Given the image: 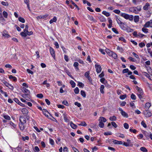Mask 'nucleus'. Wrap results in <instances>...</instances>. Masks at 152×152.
<instances>
[{
  "label": "nucleus",
  "mask_w": 152,
  "mask_h": 152,
  "mask_svg": "<svg viewBox=\"0 0 152 152\" xmlns=\"http://www.w3.org/2000/svg\"><path fill=\"white\" fill-rule=\"evenodd\" d=\"M19 121V128L21 130L23 131L25 129L26 125V119L23 116H21L20 117Z\"/></svg>",
  "instance_id": "nucleus-1"
},
{
  "label": "nucleus",
  "mask_w": 152,
  "mask_h": 152,
  "mask_svg": "<svg viewBox=\"0 0 152 152\" xmlns=\"http://www.w3.org/2000/svg\"><path fill=\"white\" fill-rule=\"evenodd\" d=\"M120 15L124 17L126 19H129L130 21H132L133 20V16L132 15H129L125 13H122Z\"/></svg>",
  "instance_id": "nucleus-2"
},
{
  "label": "nucleus",
  "mask_w": 152,
  "mask_h": 152,
  "mask_svg": "<svg viewBox=\"0 0 152 152\" xmlns=\"http://www.w3.org/2000/svg\"><path fill=\"white\" fill-rule=\"evenodd\" d=\"M118 110L121 111V113L123 117L126 118L128 117V114L125 111H124L121 108L119 107L118 108Z\"/></svg>",
  "instance_id": "nucleus-3"
},
{
  "label": "nucleus",
  "mask_w": 152,
  "mask_h": 152,
  "mask_svg": "<svg viewBox=\"0 0 152 152\" xmlns=\"http://www.w3.org/2000/svg\"><path fill=\"white\" fill-rule=\"evenodd\" d=\"M144 26L145 27H152V20L146 22L144 24Z\"/></svg>",
  "instance_id": "nucleus-4"
},
{
  "label": "nucleus",
  "mask_w": 152,
  "mask_h": 152,
  "mask_svg": "<svg viewBox=\"0 0 152 152\" xmlns=\"http://www.w3.org/2000/svg\"><path fill=\"white\" fill-rule=\"evenodd\" d=\"M143 113L145 115L146 117H150L152 115L151 113L148 110H146L144 111Z\"/></svg>",
  "instance_id": "nucleus-5"
},
{
  "label": "nucleus",
  "mask_w": 152,
  "mask_h": 152,
  "mask_svg": "<svg viewBox=\"0 0 152 152\" xmlns=\"http://www.w3.org/2000/svg\"><path fill=\"white\" fill-rule=\"evenodd\" d=\"M95 67L96 69V71L97 73H100L102 70V68L101 66L99 65L95 64Z\"/></svg>",
  "instance_id": "nucleus-6"
},
{
  "label": "nucleus",
  "mask_w": 152,
  "mask_h": 152,
  "mask_svg": "<svg viewBox=\"0 0 152 152\" xmlns=\"http://www.w3.org/2000/svg\"><path fill=\"white\" fill-rule=\"evenodd\" d=\"M2 35L4 37L8 38L10 37V35L8 34V32L6 30H4L2 33Z\"/></svg>",
  "instance_id": "nucleus-7"
},
{
  "label": "nucleus",
  "mask_w": 152,
  "mask_h": 152,
  "mask_svg": "<svg viewBox=\"0 0 152 152\" xmlns=\"http://www.w3.org/2000/svg\"><path fill=\"white\" fill-rule=\"evenodd\" d=\"M21 111L22 113L25 115H27L28 113V110L26 108H23L21 109Z\"/></svg>",
  "instance_id": "nucleus-8"
},
{
  "label": "nucleus",
  "mask_w": 152,
  "mask_h": 152,
  "mask_svg": "<svg viewBox=\"0 0 152 152\" xmlns=\"http://www.w3.org/2000/svg\"><path fill=\"white\" fill-rule=\"evenodd\" d=\"M50 51L52 56L53 58H54L55 57V51L51 47H50Z\"/></svg>",
  "instance_id": "nucleus-9"
},
{
  "label": "nucleus",
  "mask_w": 152,
  "mask_h": 152,
  "mask_svg": "<svg viewBox=\"0 0 152 152\" xmlns=\"http://www.w3.org/2000/svg\"><path fill=\"white\" fill-rule=\"evenodd\" d=\"M77 86L78 87L81 88H83L84 86V84L81 82H80L79 81L77 82Z\"/></svg>",
  "instance_id": "nucleus-10"
},
{
  "label": "nucleus",
  "mask_w": 152,
  "mask_h": 152,
  "mask_svg": "<svg viewBox=\"0 0 152 152\" xmlns=\"http://www.w3.org/2000/svg\"><path fill=\"white\" fill-rule=\"evenodd\" d=\"M136 90H137L138 91V93L139 94H143V92L142 90L140 88L138 87V86H136Z\"/></svg>",
  "instance_id": "nucleus-11"
},
{
  "label": "nucleus",
  "mask_w": 152,
  "mask_h": 152,
  "mask_svg": "<svg viewBox=\"0 0 152 152\" xmlns=\"http://www.w3.org/2000/svg\"><path fill=\"white\" fill-rule=\"evenodd\" d=\"M88 18L90 20L93 21V22H96V20L92 16L90 15H88Z\"/></svg>",
  "instance_id": "nucleus-12"
},
{
  "label": "nucleus",
  "mask_w": 152,
  "mask_h": 152,
  "mask_svg": "<svg viewBox=\"0 0 152 152\" xmlns=\"http://www.w3.org/2000/svg\"><path fill=\"white\" fill-rule=\"evenodd\" d=\"M99 121H101L102 122H105L107 121L106 119L104 117H100L99 119Z\"/></svg>",
  "instance_id": "nucleus-13"
},
{
  "label": "nucleus",
  "mask_w": 152,
  "mask_h": 152,
  "mask_svg": "<svg viewBox=\"0 0 152 152\" xmlns=\"http://www.w3.org/2000/svg\"><path fill=\"white\" fill-rule=\"evenodd\" d=\"M129 10L130 11L136 13L137 12V9L136 7H131L129 8Z\"/></svg>",
  "instance_id": "nucleus-14"
},
{
  "label": "nucleus",
  "mask_w": 152,
  "mask_h": 152,
  "mask_svg": "<svg viewBox=\"0 0 152 152\" xmlns=\"http://www.w3.org/2000/svg\"><path fill=\"white\" fill-rule=\"evenodd\" d=\"M113 142L114 144H120V145H121V144H122L123 143V142L122 141H118V140H114L113 141Z\"/></svg>",
  "instance_id": "nucleus-15"
},
{
  "label": "nucleus",
  "mask_w": 152,
  "mask_h": 152,
  "mask_svg": "<svg viewBox=\"0 0 152 152\" xmlns=\"http://www.w3.org/2000/svg\"><path fill=\"white\" fill-rule=\"evenodd\" d=\"M23 92L27 95H29L30 94V91L26 88H23Z\"/></svg>",
  "instance_id": "nucleus-16"
},
{
  "label": "nucleus",
  "mask_w": 152,
  "mask_h": 152,
  "mask_svg": "<svg viewBox=\"0 0 152 152\" xmlns=\"http://www.w3.org/2000/svg\"><path fill=\"white\" fill-rule=\"evenodd\" d=\"M151 106V103L149 102H147L146 103L145 106V108L147 109L148 110L149 108Z\"/></svg>",
  "instance_id": "nucleus-17"
},
{
  "label": "nucleus",
  "mask_w": 152,
  "mask_h": 152,
  "mask_svg": "<svg viewBox=\"0 0 152 152\" xmlns=\"http://www.w3.org/2000/svg\"><path fill=\"white\" fill-rule=\"evenodd\" d=\"M98 18L100 21L102 22H104L106 20V19L103 16H99Z\"/></svg>",
  "instance_id": "nucleus-18"
},
{
  "label": "nucleus",
  "mask_w": 152,
  "mask_h": 152,
  "mask_svg": "<svg viewBox=\"0 0 152 152\" xmlns=\"http://www.w3.org/2000/svg\"><path fill=\"white\" fill-rule=\"evenodd\" d=\"M57 20V18L56 17H54L52 19H51L50 21L49 22L50 24H51L53 23V22H56Z\"/></svg>",
  "instance_id": "nucleus-19"
},
{
  "label": "nucleus",
  "mask_w": 152,
  "mask_h": 152,
  "mask_svg": "<svg viewBox=\"0 0 152 152\" xmlns=\"http://www.w3.org/2000/svg\"><path fill=\"white\" fill-rule=\"evenodd\" d=\"M9 78L10 79H12L13 81H16L17 80V78L13 76L12 75H10L9 76Z\"/></svg>",
  "instance_id": "nucleus-20"
},
{
  "label": "nucleus",
  "mask_w": 152,
  "mask_h": 152,
  "mask_svg": "<svg viewBox=\"0 0 152 152\" xmlns=\"http://www.w3.org/2000/svg\"><path fill=\"white\" fill-rule=\"evenodd\" d=\"M104 86L103 85H101L100 88V92L103 94L104 93Z\"/></svg>",
  "instance_id": "nucleus-21"
},
{
  "label": "nucleus",
  "mask_w": 152,
  "mask_h": 152,
  "mask_svg": "<svg viewBox=\"0 0 152 152\" xmlns=\"http://www.w3.org/2000/svg\"><path fill=\"white\" fill-rule=\"evenodd\" d=\"M150 6L149 4L148 3H146L145 5L143 7V9L145 10H148V7Z\"/></svg>",
  "instance_id": "nucleus-22"
},
{
  "label": "nucleus",
  "mask_w": 152,
  "mask_h": 152,
  "mask_svg": "<svg viewBox=\"0 0 152 152\" xmlns=\"http://www.w3.org/2000/svg\"><path fill=\"white\" fill-rule=\"evenodd\" d=\"M102 13L107 17H108L110 15L109 13L107 12L106 11H104L102 12Z\"/></svg>",
  "instance_id": "nucleus-23"
},
{
  "label": "nucleus",
  "mask_w": 152,
  "mask_h": 152,
  "mask_svg": "<svg viewBox=\"0 0 152 152\" xmlns=\"http://www.w3.org/2000/svg\"><path fill=\"white\" fill-rule=\"evenodd\" d=\"M111 56L112 57L115 59H116L118 57L117 54L113 52V53Z\"/></svg>",
  "instance_id": "nucleus-24"
},
{
  "label": "nucleus",
  "mask_w": 152,
  "mask_h": 152,
  "mask_svg": "<svg viewBox=\"0 0 152 152\" xmlns=\"http://www.w3.org/2000/svg\"><path fill=\"white\" fill-rule=\"evenodd\" d=\"M63 116L65 121L66 122H68L69 121V120L67 118V115L66 114H63Z\"/></svg>",
  "instance_id": "nucleus-25"
},
{
  "label": "nucleus",
  "mask_w": 152,
  "mask_h": 152,
  "mask_svg": "<svg viewBox=\"0 0 152 152\" xmlns=\"http://www.w3.org/2000/svg\"><path fill=\"white\" fill-rule=\"evenodd\" d=\"M18 20L19 21L22 23H24L25 21V19L21 17H19Z\"/></svg>",
  "instance_id": "nucleus-26"
},
{
  "label": "nucleus",
  "mask_w": 152,
  "mask_h": 152,
  "mask_svg": "<svg viewBox=\"0 0 152 152\" xmlns=\"http://www.w3.org/2000/svg\"><path fill=\"white\" fill-rule=\"evenodd\" d=\"M139 16H135L134 17V21L136 23L138 22L139 20Z\"/></svg>",
  "instance_id": "nucleus-27"
},
{
  "label": "nucleus",
  "mask_w": 152,
  "mask_h": 152,
  "mask_svg": "<svg viewBox=\"0 0 152 152\" xmlns=\"http://www.w3.org/2000/svg\"><path fill=\"white\" fill-rule=\"evenodd\" d=\"M80 94L83 97L85 98L86 96V94L85 91L83 90H81L80 91Z\"/></svg>",
  "instance_id": "nucleus-28"
},
{
  "label": "nucleus",
  "mask_w": 152,
  "mask_h": 152,
  "mask_svg": "<svg viewBox=\"0 0 152 152\" xmlns=\"http://www.w3.org/2000/svg\"><path fill=\"white\" fill-rule=\"evenodd\" d=\"M146 27H144L142 28V31L145 33H147L148 32V29Z\"/></svg>",
  "instance_id": "nucleus-29"
},
{
  "label": "nucleus",
  "mask_w": 152,
  "mask_h": 152,
  "mask_svg": "<svg viewBox=\"0 0 152 152\" xmlns=\"http://www.w3.org/2000/svg\"><path fill=\"white\" fill-rule=\"evenodd\" d=\"M78 125L84 126H87L86 123L84 121L81 122L80 124H78Z\"/></svg>",
  "instance_id": "nucleus-30"
},
{
  "label": "nucleus",
  "mask_w": 152,
  "mask_h": 152,
  "mask_svg": "<svg viewBox=\"0 0 152 152\" xmlns=\"http://www.w3.org/2000/svg\"><path fill=\"white\" fill-rule=\"evenodd\" d=\"M20 35L23 37H26L27 36V34L26 32H24V31L20 33Z\"/></svg>",
  "instance_id": "nucleus-31"
},
{
  "label": "nucleus",
  "mask_w": 152,
  "mask_h": 152,
  "mask_svg": "<svg viewBox=\"0 0 152 152\" xmlns=\"http://www.w3.org/2000/svg\"><path fill=\"white\" fill-rule=\"evenodd\" d=\"M99 126L101 128H103L104 126V124L103 122L99 121Z\"/></svg>",
  "instance_id": "nucleus-32"
},
{
  "label": "nucleus",
  "mask_w": 152,
  "mask_h": 152,
  "mask_svg": "<svg viewBox=\"0 0 152 152\" xmlns=\"http://www.w3.org/2000/svg\"><path fill=\"white\" fill-rule=\"evenodd\" d=\"M124 25L125 24L122 22V23H121L119 25L122 29L124 30L126 28L124 26Z\"/></svg>",
  "instance_id": "nucleus-33"
},
{
  "label": "nucleus",
  "mask_w": 152,
  "mask_h": 152,
  "mask_svg": "<svg viewBox=\"0 0 152 152\" xmlns=\"http://www.w3.org/2000/svg\"><path fill=\"white\" fill-rule=\"evenodd\" d=\"M70 84L71 85L72 87L73 88H74L75 86V82L73 80H71L70 82Z\"/></svg>",
  "instance_id": "nucleus-34"
},
{
  "label": "nucleus",
  "mask_w": 152,
  "mask_h": 152,
  "mask_svg": "<svg viewBox=\"0 0 152 152\" xmlns=\"http://www.w3.org/2000/svg\"><path fill=\"white\" fill-rule=\"evenodd\" d=\"M109 119L111 121H115L116 120V118L115 116H111L110 117Z\"/></svg>",
  "instance_id": "nucleus-35"
},
{
  "label": "nucleus",
  "mask_w": 152,
  "mask_h": 152,
  "mask_svg": "<svg viewBox=\"0 0 152 152\" xmlns=\"http://www.w3.org/2000/svg\"><path fill=\"white\" fill-rule=\"evenodd\" d=\"M4 17L5 18H7L8 17V14L7 12L5 11H4L2 13Z\"/></svg>",
  "instance_id": "nucleus-36"
},
{
  "label": "nucleus",
  "mask_w": 152,
  "mask_h": 152,
  "mask_svg": "<svg viewBox=\"0 0 152 152\" xmlns=\"http://www.w3.org/2000/svg\"><path fill=\"white\" fill-rule=\"evenodd\" d=\"M140 150L142 151L147 152L148 151L147 149L144 147H142L140 148Z\"/></svg>",
  "instance_id": "nucleus-37"
},
{
  "label": "nucleus",
  "mask_w": 152,
  "mask_h": 152,
  "mask_svg": "<svg viewBox=\"0 0 152 152\" xmlns=\"http://www.w3.org/2000/svg\"><path fill=\"white\" fill-rule=\"evenodd\" d=\"M70 125L72 128L73 129H76V125L75 124L73 123L72 122H70Z\"/></svg>",
  "instance_id": "nucleus-38"
},
{
  "label": "nucleus",
  "mask_w": 152,
  "mask_h": 152,
  "mask_svg": "<svg viewBox=\"0 0 152 152\" xmlns=\"http://www.w3.org/2000/svg\"><path fill=\"white\" fill-rule=\"evenodd\" d=\"M127 97L126 94H124L121 95L120 97V98L122 100H123L125 99Z\"/></svg>",
  "instance_id": "nucleus-39"
},
{
  "label": "nucleus",
  "mask_w": 152,
  "mask_h": 152,
  "mask_svg": "<svg viewBox=\"0 0 152 152\" xmlns=\"http://www.w3.org/2000/svg\"><path fill=\"white\" fill-rule=\"evenodd\" d=\"M22 139L23 141H25L26 140H28L29 137L28 136H26V137H22Z\"/></svg>",
  "instance_id": "nucleus-40"
},
{
  "label": "nucleus",
  "mask_w": 152,
  "mask_h": 152,
  "mask_svg": "<svg viewBox=\"0 0 152 152\" xmlns=\"http://www.w3.org/2000/svg\"><path fill=\"white\" fill-rule=\"evenodd\" d=\"M106 52H107V54L110 56H111L113 52L111 51L110 50H107V51H106Z\"/></svg>",
  "instance_id": "nucleus-41"
},
{
  "label": "nucleus",
  "mask_w": 152,
  "mask_h": 152,
  "mask_svg": "<svg viewBox=\"0 0 152 152\" xmlns=\"http://www.w3.org/2000/svg\"><path fill=\"white\" fill-rule=\"evenodd\" d=\"M131 99L133 100H135L136 98V96L133 94H132L131 96Z\"/></svg>",
  "instance_id": "nucleus-42"
},
{
  "label": "nucleus",
  "mask_w": 152,
  "mask_h": 152,
  "mask_svg": "<svg viewBox=\"0 0 152 152\" xmlns=\"http://www.w3.org/2000/svg\"><path fill=\"white\" fill-rule=\"evenodd\" d=\"M1 4L2 5L5 6H8L9 5L8 3L7 2H5L3 1L1 2Z\"/></svg>",
  "instance_id": "nucleus-43"
},
{
  "label": "nucleus",
  "mask_w": 152,
  "mask_h": 152,
  "mask_svg": "<svg viewBox=\"0 0 152 152\" xmlns=\"http://www.w3.org/2000/svg\"><path fill=\"white\" fill-rule=\"evenodd\" d=\"M141 124L142 126H143L144 128H146L147 127V125L146 124H145V123L144 122V121H142L141 122Z\"/></svg>",
  "instance_id": "nucleus-44"
},
{
  "label": "nucleus",
  "mask_w": 152,
  "mask_h": 152,
  "mask_svg": "<svg viewBox=\"0 0 152 152\" xmlns=\"http://www.w3.org/2000/svg\"><path fill=\"white\" fill-rule=\"evenodd\" d=\"M49 142L50 144L52 145H53L54 143V140L51 138L49 139Z\"/></svg>",
  "instance_id": "nucleus-45"
},
{
  "label": "nucleus",
  "mask_w": 152,
  "mask_h": 152,
  "mask_svg": "<svg viewBox=\"0 0 152 152\" xmlns=\"http://www.w3.org/2000/svg\"><path fill=\"white\" fill-rule=\"evenodd\" d=\"M124 128L126 129H128L129 127V125L128 124L126 123H125L124 124Z\"/></svg>",
  "instance_id": "nucleus-46"
},
{
  "label": "nucleus",
  "mask_w": 152,
  "mask_h": 152,
  "mask_svg": "<svg viewBox=\"0 0 152 152\" xmlns=\"http://www.w3.org/2000/svg\"><path fill=\"white\" fill-rule=\"evenodd\" d=\"M118 40L119 41L121 40L122 41L124 42H126V39L123 37H119Z\"/></svg>",
  "instance_id": "nucleus-47"
},
{
  "label": "nucleus",
  "mask_w": 152,
  "mask_h": 152,
  "mask_svg": "<svg viewBox=\"0 0 152 152\" xmlns=\"http://www.w3.org/2000/svg\"><path fill=\"white\" fill-rule=\"evenodd\" d=\"M39 149L38 146H36L34 147V151L35 152H39Z\"/></svg>",
  "instance_id": "nucleus-48"
},
{
  "label": "nucleus",
  "mask_w": 152,
  "mask_h": 152,
  "mask_svg": "<svg viewBox=\"0 0 152 152\" xmlns=\"http://www.w3.org/2000/svg\"><path fill=\"white\" fill-rule=\"evenodd\" d=\"M111 124L115 128H117L118 126L117 124L114 122H111Z\"/></svg>",
  "instance_id": "nucleus-49"
},
{
  "label": "nucleus",
  "mask_w": 152,
  "mask_h": 152,
  "mask_svg": "<svg viewBox=\"0 0 152 152\" xmlns=\"http://www.w3.org/2000/svg\"><path fill=\"white\" fill-rule=\"evenodd\" d=\"M145 44L143 42H141L139 44V46L141 48H142L143 47L145 46Z\"/></svg>",
  "instance_id": "nucleus-50"
},
{
  "label": "nucleus",
  "mask_w": 152,
  "mask_h": 152,
  "mask_svg": "<svg viewBox=\"0 0 152 152\" xmlns=\"http://www.w3.org/2000/svg\"><path fill=\"white\" fill-rule=\"evenodd\" d=\"M37 97L40 99L43 98V96L42 94H38L37 95Z\"/></svg>",
  "instance_id": "nucleus-51"
},
{
  "label": "nucleus",
  "mask_w": 152,
  "mask_h": 152,
  "mask_svg": "<svg viewBox=\"0 0 152 152\" xmlns=\"http://www.w3.org/2000/svg\"><path fill=\"white\" fill-rule=\"evenodd\" d=\"M62 103L64 104L66 106H68L69 105L68 102L66 100H64V101H63Z\"/></svg>",
  "instance_id": "nucleus-52"
},
{
  "label": "nucleus",
  "mask_w": 152,
  "mask_h": 152,
  "mask_svg": "<svg viewBox=\"0 0 152 152\" xmlns=\"http://www.w3.org/2000/svg\"><path fill=\"white\" fill-rule=\"evenodd\" d=\"M129 131L131 132H132L134 133H136L137 132V131L135 129H132V128H130L129 129Z\"/></svg>",
  "instance_id": "nucleus-53"
},
{
  "label": "nucleus",
  "mask_w": 152,
  "mask_h": 152,
  "mask_svg": "<svg viewBox=\"0 0 152 152\" xmlns=\"http://www.w3.org/2000/svg\"><path fill=\"white\" fill-rule=\"evenodd\" d=\"M113 12L115 13L118 14L120 13L121 12L119 10H115L113 11Z\"/></svg>",
  "instance_id": "nucleus-54"
},
{
  "label": "nucleus",
  "mask_w": 152,
  "mask_h": 152,
  "mask_svg": "<svg viewBox=\"0 0 152 152\" xmlns=\"http://www.w3.org/2000/svg\"><path fill=\"white\" fill-rule=\"evenodd\" d=\"M90 74L89 71H87L85 73V76L86 77H88L89 76V75Z\"/></svg>",
  "instance_id": "nucleus-55"
},
{
  "label": "nucleus",
  "mask_w": 152,
  "mask_h": 152,
  "mask_svg": "<svg viewBox=\"0 0 152 152\" xmlns=\"http://www.w3.org/2000/svg\"><path fill=\"white\" fill-rule=\"evenodd\" d=\"M4 117L5 119L8 120H9L10 119V117L8 115H4Z\"/></svg>",
  "instance_id": "nucleus-56"
},
{
  "label": "nucleus",
  "mask_w": 152,
  "mask_h": 152,
  "mask_svg": "<svg viewBox=\"0 0 152 152\" xmlns=\"http://www.w3.org/2000/svg\"><path fill=\"white\" fill-rule=\"evenodd\" d=\"M116 20L117 22V23L119 25L122 22H121L119 19L118 18H116Z\"/></svg>",
  "instance_id": "nucleus-57"
},
{
  "label": "nucleus",
  "mask_w": 152,
  "mask_h": 152,
  "mask_svg": "<svg viewBox=\"0 0 152 152\" xmlns=\"http://www.w3.org/2000/svg\"><path fill=\"white\" fill-rule=\"evenodd\" d=\"M112 133L111 132H105L104 133V134L105 135H111Z\"/></svg>",
  "instance_id": "nucleus-58"
},
{
  "label": "nucleus",
  "mask_w": 152,
  "mask_h": 152,
  "mask_svg": "<svg viewBox=\"0 0 152 152\" xmlns=\"http://www.w3.org/2000/svg\"><path fill=\"white\" fill-rule=\"evenodd\" d=\"M27 72L30 74H31V75H32L33 74V72L32 71H31L29 69H27Z\"/></svg>",
  "instance_id": "nucleus-59"
},
{
  "label": "nucleus",
  "mask_w": 152,
  "mask_h": 152,
  "mask_svg": "<svg viewBox=\"0 0 152 152\" xmlns=\"http://www.w3.org/2000/svg\"><path fill=\"white\" fill-rule=\"evenodd\" d=\"M26 33L27 34V35H28L29 36L33 34V33L32 31H28L27 32H26Z\"/></svg>",
  "instance_id": "nucleus-60"
},
{
  "label": "nucleus",
  "mask_w": 152,
  "mask_h": 152,
  "mask_svg": "<svg viewBox=\"0 0 152 152\" xmlns=\"http://www.w3.org/2000/svg\"><path fill=\"white\" fill-rule=\"evenodd\" d=\"M28 26L27 25H26L25 26V29H24L23 31L24 32H27L28 31Z\"/></svg>",
  "instance_id": "nucleus-61"
},
{
  "label": "nucleus",
  "mask_w": 152,
  "mask_h": 152,
  "mask_svg": "<svg viewBox=\"0 0 152 152\" xmlns=\"http://www.w3.org/2000/svg\"><path fill=\"white\" fill-rule=\"evenodd\" d=\"M133 30L132 29H131L129 28H127V31L128 32H132L133 31Z\"/></svg>",
  "instance_id": "nucleus-62"
},
{
  "label": "nucleus",
  "mask_w": 152,
  "mask_h": 152,
  "mask_svg": "<svg viewBox=\"0 0 152 152\" xmlns=\"http://www.w3.org/2000/svg\"><path fill=\"white\" fill-rule=\"evenodd\" d=\"M54 45L56 46L57 48H59V45L58 43L57 42H55L54 43Z\"/></svg>",
  "instance_id": "nucleus-63"
},
{
  "label": "nucleus",
  "mask_w": 152,
  "mask_h": 152,
  "mask_svg": "<svg viewBox=\"0 0 152 152\" xmlns=\"http://www.w3.org/2000/svg\"><path fill=\"white\" fill-rule=\"evenodd\" d=\"M41 144L43 148H44L45 147V143L43 141H42L41 142Z\"/></svg>",
  "instance_id": "nucleus-64"
}]
</instances>
